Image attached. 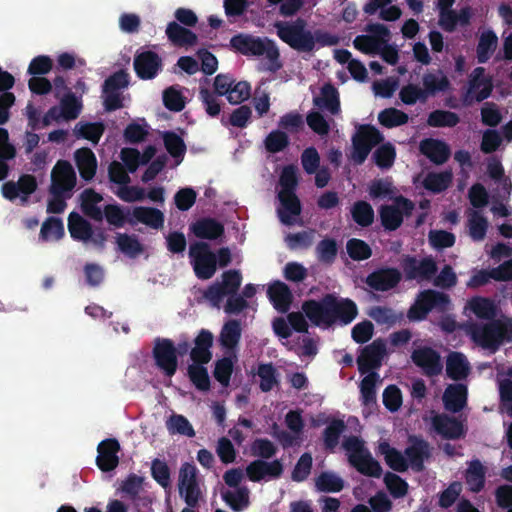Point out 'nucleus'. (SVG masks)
I'll return each mask as SVG.
<instances>
[{
	"instance_id": "nucleus-1",
	"label": "nucleus",
	"mask_w": 512,
	"mask_h": 512,
	"mask_svg": "<svg viewBox=\"0 0 512 512\" xmlns=\"http://www.w3.org/2000/svg\"><path fill=\"white\" fill-rule=\"evenodd\" d=\"M302 311L315 326L327 327L339 322L343 325L351 323L358 314L355 302L349 298H340L327 293L319 300L309 299L302 303Z\"/></svg>"
},
{
	"instance_id": "nucleus-2",
	"label": "nucleus",
	"mask_w": 512,
	"mask_h": 512,
	"mask_svg": "<svg viewBox=\"0 0 512 512\" xmlns=\"http://www.w3.org/2000/svg\"><path fill=\"white\" fill-rule=\"evenodd\" d=\"M230 48L241 55L263 56L268 60L267 70L275 73L282 68L279 49L273 40L247 33H238L231 37Z\"/></svg>"
},
{
	"instance_id": "nucleus-3",
	"label": "nucleus",
	"mask_w": 512,
	"mask_h": 512,
	"mask_svg": "<svg viewBox=\"0 0 512 512\" xmlns=\"http://www.w3.org/2000/svg\"><path fill=\"white\" fill-rule=\"evenodd\" d=\"M471 339L480 347L496 352L505 342H512V319H493L486 323L473 322L468 326Z\"/></svg>"
},
{
	"instance_id": "nucleus-4",
	"label": "nucleus",
	"mask_w": 512,
	"mask_h": 512,
	"mask_svg": "<svg viewBox=\"0 0 512 512\" xmlns=\"http://www.w3.org/2000/svg\"><path fill=\"white\" fill-rule=\"evenodd\" d=\"M278 37L290 48L298 52H312L314 50V36L307 29L303 18L292 22H279L276 24Z\"/></svg>"
},
{
	"instance_id": "nucleus-5",
	"label": "nucleus",
	"mask_w": 512,
	"mask_h": 512,
	"mask_svg": "<svg viewBox=\"0 0 512 512\" xmlns=\"http://www.w3.org/2000/svg\"><path fill=\"white\" fill-rule=\"evenodd\" d=\"M383 140V134L375 126L360 125L357 133L352 137L351 158L354 163L363 164L373 147L379 145Z\"/></svg>"
},
{
	"instance_id": "nucleus-6",
	"label": "nucleus",
	"mask_w": 512,
	"mask_h": 512,
	"mask_svg": "<svg viewBox=\"0 0 512 512\" xmlns=\"http://www.w3.org/2000/svg\"><path fill=\"white\" fill-rule=\"evenodd\" d=\"M189 257L198 279L208 280L214 276L217 269V259L215 253L210 250L208 243L198 241L190 244Z\"/></svg>"
},
{
	"instance_id": "nucleus-7",
	"label": "nucleus",
	"mask_w": 512,
	"mask_h": 512,
	"mask_svg": "<svg viewBox=\"0 0 512 512\" xmlns=\"http://www.w3.org/2000/svg\"><path fill=\"white\" fill-rule=\"evenodd\" d=\"M222 280L215 282L207 287L203 292V297L209 301L213 307H220L224 297L236 294L242 283V275L239 270L231 269L222 273Z\"/></svg>"
},
{
	"instance_id": "nucleus-8",
	"label": "nucleus",
	"mask_w": 512,
	"mask_h": 512,
	"mask_svg": "<svg viewBox=\"0 0 512 512\" xmlns=\"http://www.w3.org/2000/svg\"><path fill=\"white\" fill-rule=\"evenodd\" d=\"M393 202L392 205L379 208L381 225L386 231H395L401 227L404 216H410L415 209L414 202L403 195L396 196Z\"/></svg>"
},
{
	"instance_id": "nucleus-9",
	"label": "nucleus",
	"mask_w": 512,
	"mask_h": 512,
	"mask_svg": "<svg viewBox=\"0 0 512 512\" xmlns=\"http://www.w3.org/2000/svg\"><path fill=\"white\" fill-rule=\"evenodd\" d=\"M156 367L164 376L173 377L178 369L177 351L174 342L168 338H156L152 349Z\"/></svg>"
},
{
	"instance_id": "nucleus-10",
	"label": "nucleus",
	"mask_w": 512,
	"mask_h": 512,
	"mask_svg": "<svg viewBox=\"0 0 512 512\" xmlns=\"http://www.w3.org/2000/svg\"><path fill=\"white\" fill-rule=\"evenodd\" d=\"M364 30L369 34L355 37L353 40L355 49L367 55L378 54L380 45L389 42L390 30L381 23L367 24Z\"/></svg>"
},
{
	"instance_id": "nucleus-11",
	"label": "nucleus",
	"mask_w": 512,
	"mask_h": 512,
	"mask_svg": "<svg viewBox=\"0 0 512 512\" xmlns=\"http://www.w3.org/2000/svg\"><path fill=\"white\" fill-rule=\"evenodd\" d=\"M406 280L417 282L430 281L437 273L438 267L432 256L417 259L416 256L405 255L401 261Z\"/></svg>"
},
{
	"instance_id": "nucleus-12",
	"label": "nucleus",
	"mask_w": 512,
	"mask_h": 512,
	"mask_svg": "<svg viewBox=\"0 0 512 512\" xmlns=\"http://www.w3.org/2000/svg\"><path fill=\"white\" fill-rule=\"evenodd\" d=\"M179 493L187 506L195 508L201 498V490L197 481V468L194 464L185 462L179 470Z\"/></svg>"
},
{
	"instance_id": "nucleus-13",
	"label": "nucleus",
	"mask_w": 512,
	"mask_h": 512,
	"mask_svg": "<svg viewBox=\"0 0 512 512\" xmlns=\"http://www.w3.org/2000/svg\"><path fill=\"white\" fill-rule=\"evenodd\" d=\"M485 72V68L480 66L473 69L469 75L466 104H470L472 100L482 102L491 96L494 88L493 81L492 77Z\"/></svg>"
},
{
	"instance_id": "nucleus-14",
	"label": "nucleus",
	"mask_w": 512,
	"mask_h": 512,
	"mask_svg": "<svg viewBox=\"0 0 512 512\" xmlns=\"http://www.w3.org/2000/svg\"><path fill=\"white\" fill-rule=\"evenodd\" d=\"M133 67L136 76L141 80H152L163 70L161 56L152 50L137 51Z\"/></svg>"
},
{
	"instance_id": "nucleus-15",
	"label": "nucleus",
	"mask_w": 512,
	"mask_h": 512,
	"mask_svg": "<svg viewBox=\"0 0 512 512\" xmlns=\"http://www.w3.org/2000/svg\"><path fill=\"white\" fill-rule=\"evenodd\" d=\"M76 173L67 160H58L51 172L49 193L70 194L76 186Z\"/></svg>"
},
{
	"instance_id": "nucleus-16",
	"label": "nucleus",
	"mask_w": 512,
	"mask_h": 512,
	"mask_svg": "<svg viewBox=\"0 0 512 512\" xmlns=\"http://www.w3.org/2000/svg\"><path fill=\"white\" fill-rule=\"evenodd\" d=\"M38 188L36 177L31 174H22L18 181H7L1 187L2 195L9 201L20 198L22 203H26L30 195Z\"/></svg>"
},
{
	"instance_id": "nucleus-17",
	"label": "nucleus",
	"mask_w": 512,
	"mask_h": 512,
	"mask_svg": "<svg viewBox=\"0 0 512 512\" xmlns=\"http://www.w3.org/2000/svg\"><path fill=\"white\" fill-rule=\"evenodd\" d=\"M386 353V345L382 339H376L363 347L357 357L358 371L364 375L381 366Z\"/></svg>"
},
{
	"instance_id": "nucleus-18",
	"label": "nucleus",
	"mask_w": 512,
	"mask_h": 512,
	"mask_svg": "<svg viewBox=\"0 0 512 512\" xmlns=\"http://www.w3.org/2000/svg\"><path fill=\"white\" fill-rule=\"evenodd\" d=\"M411 360L428 377L437 376L443 370L439 352L428 346L414 349Z\"/></svg>"
},
{
	"instance_id": "nucleus-19",
	"label": "nucleus",
	"mask_w": 512,
	"mask_h": 512,
	"mask_svg": "<svg viewBox=\"0 0 512 512\" xmlns=\"http://www.w3.org/2000/svg\"><path fill=\"white\" fill-rule=\"evenodd\" d=\"M404 450L408 464L416 472L424 470V462L431 456L429 443L420 436L410 435Z\"/></svg>"
},
{
	"instance_id": "nucleus-20",
	"label": "nucleus",
	"mask_w": 512,
	"mask_h": 512,
	"mask_svg": "<svg viewBox=\"0 0 512 512\" xmlns=\"http://www.w3.org/2000/svg\"><path fill=\"white\" fill-rule=\"evenodd\" d=\"M402 275L397 268H380L370 273L365 283L373 290L386 292L395 288L401 281Z\"/></svg>"
},
{
	"instance_id": "nucleus-21",
	"label": "nucleus",
	"mask_w": 512,
	"mask_h": 512,
	"mask_svg": "<svg viewBox=\"0 0 512 512\" xmlns=\"http://www.w3.org/2000/svg\"><path fill=\"white\" fill-rule=\"evenodd\" d=\"M120 444L115 438L102 440L97 446L96 465L102 472H110L119 464Z\"/></svg>"
},
{
	"instance_id": "nucleus-22",
	"label": "nucleus",
	"mask_w": 512,
	"mask_h": 512,
	"mask_svg": "<svg viewBox=\"0 0 512 512\" xmlns=\"http://www.w3.org/2000/svg\"><path fill=\"white\" fill-rule=\"evenodd\" d=\"M433 430L444 439L455 440L463 436V425L447 414H436L431 419Z\"/></svg>"
},
{
	"instance_id": "nucleus-23",
	"label": "nucleus",
	"mask_w": 512,
	"mask_h": 512,
	"mask_svg": "<svg viewBox=\"0 0 512 512\" xmlns=\"http://www.w3.org/2000/svg\"><path fill=\"white\" fill-rule=\"evenodd\" d=\"M212 346L213 334L209 330L201 329L190 351L191 360L196 364H208L212 359Z\"/></svg>"
},
{
	"instance_id": "nucleus-24",
	"label": "nucleus",
	"mask_w": 512,
	"mask_h": 512,
	"mask_svg": "<svg viewBox=\"0 0 512 512\" xmlns=\"http://www.w3.org/2000/svg\"><path fill=\"white\" fill-rule=\"evenodd\" d=\"M468 389L461 383L449 384L443 393V403L447 411L458 413L467 404Z\"/></svg>"
},
{
	"instance_id": "nucleus-25",
	"label": "nucleus",
	"mask_w": 512,
	"mask_h": 512,
	"mask_svg": "<svg viewBox=\"0 0 512 512\" xmlns=\"http://www.w3.org/2000/svg\"><path fill=\"white\" fill-rule=\"evenodd\" d=\"M191 232L199 239L217 240L224 233V225L211 217H203L196 220L190 226Z\"/></svg>"
},
{
	"instance_id": "nucleus-26",
	"label": "nucleus",
	"mask_w": 512,
	"mask_h": 512,
	"mask_svg": "<svg viewBox=\"0 0 512 512\" xmlns=\"http://www.w3.org/2000/svg\"><path fill=\"white\" fill-rule=\"evenodd\" d=\"M281 207L278 209L280 221L288 226L295 222V217L299 216L302 211L301 202L296 192L286 194H278Z\"/></svg>"
},
{
	"instance_id": "nucleus-27",
	"label": "nucleus",
	"mask_w": 512,
	"mask_h": 512,
	"mask_svg": "<svg viewBox=\"0 0 512 512\" xmlns=\"http://www.w3.org/2000/svg\"><path fill=\"white\" fill-rule=\"evenodd\" d=\"M420 152L436 165L444 164L450 157L449 146L441 140L428 138L420 142Z\"/></svg>"
},
{
	"instance_id": "nucleus-28",
	"label": "nucleus",
	"mask_w": 512,
	"mask_h": 512,
	"mask_svg": "<svg viewBox=\"0 0 512 512\" xmlns=\"http://www.w3.org/2000/svg\"><path fill=\"white\" fill-rule=\"evenodd\" d=\"M267 296L274 308L281 313H286L289 310L293 300V295L288 285L279 280L269 285Z\"/></svg>"
},
{
	"instance_id": "nucleus-29",
	"label": "nucleus",
	"mask_w": 512,
	"mask_h": 512,
	"mask_svg": "<svg viewBox=\"0 0 512 512\" xmlns=\"http://www.w3.org/2000/svg\"><path fill=\"white\" fill-rule=\"evenodd\" d=\"M241 335V323L236 319H230L225 322L220 332V345L226 350L227 354H233L234 358H236L235 349L241 340Z\"/></svg>"
},
{
	"instance_id": "nucleus-30",
	"label": "nucleus",
	"mask_w": 512,
	"mask_h": 512,
	"mask_svg": "<svg viewBox=\"0 0 512 512\" xmlns=\"http://www.w3.org/2000/svg\"><path fill=\"white\" fill-rule=\"evenodd\" d=\"M136 222L160 229L164 224V214L157 208L138 206L133 209L132 217L127 220L130 225H135Z\"/></svg>"
},
{
	"instance_id": "nucleus-31",
	"label": "nucleus",
	"mask_w": 512,
	"mask_h": 512,
	"mask_svg": "<svg viewBox=\"0 0 512 512\" xmlns=\"http://www.w3.org/2000/svg\"><path fill=\"white\" fill-rule=\"evenodd\" d=\"M79 174L85 181H90L96 174L97 159L94 152L87 147L79 148L74 153Z\"/></svg>"
},
{
	"instance_id": "nucleus-32",
	"label": "nucleus",
	"mask_w": 512,
	"mask_h": 512,
	"mask_svg": "<svg viewBox=\"0 0 512 512\" xmlns=\"http://www.w3.org/2000/svg\"><path fill=\"white\" fill-rule=\"evenodd\" d=\"M166 35L168 40L177 47H190L198 42V37L193 31L175 21L168 23Z\"/></svg>"
},
{
	"instance_id": "nucleus-33",
	"label": "nucleus",
	"mask_w": 512,
	"mask_h": 512,
	"mask_svg": "<svg viewBox=\"0 0 512 512\" xmlns=\"http://www.w3.org/2000/svg\"><path fill=\"white\" fill-rule=\"evenodd\" d=\"M68 230L74 240L89 241L93 235L92 225L77 212L70 213Z\"/></svg>"
},
{
	"instance_id": "nucleus-34",
	"label": "nucleus",
	"mask_w": 512,
	"mask_h": 512,
	"mask_svg": "<svg viewBox=\"0 0 512 512\" xmlns=\"http://www.w3.org/2000/svg\"><path fill=\"white\" fill-rule=\"evenodd\" d=\"M222 500L234 512H241L250 505V490L247 486H241L231 491L226 490L221 493Z\"/></svg>"
},
{
	"instance_id": "nucleus-35",
	"label": "nucleus",
	"mask_w": 512,
	"mask_h": 512,
	"mask_svg": "<svg viewBox=\"0 0 512 512\" xmlns=\"http://www.w3.org/2000/svg\"><path fill=\"white\" fill-rule=\"evenodd\" d=\"M468 306L472 313L479 319L489 321L497 317V306L490 298L481 296L473 297L469 301Z\"/></svg>"
},
{
	"instance_id": "nucleus-36",
	"label": "nucleus",
	"mask_w": 512,
	"mask_h": 512,
	"mask_svg": "<svg viewBox=\"0 0 512 512\" xmlns=\"http://www.w3.org/2000/svg\"><path fill=\"white\" fill-rule=\"evenodd\" d=\"M314 105L328 110L333 115L338 114L340 100L337 89L330 83L324 84L321 88V97L314 98Z\"/></svg>"
},
{
	"instance_id": "nucleus-37",
	"label": "nucleus",
	"mask_w": 512,
	"mask_h": 512,
	"mask_svg": "<svg viewBox=\"0 0 512 512\" xmlns=\"http://www.w3.org/2000/svg\"><path fill=\"white\" fill-rule=\"evenodd\" d=\"M416 301L427 308L429 312L433 309L444 311L450 303V298L443 292L427 289L418 294Z\"/></svg>"
},
{
	"instance_id": "nucleus-38",
	"label": "nucleus",
	"mask_w": 512,
	"mask_h": 512,
	"mask_svg": "<svg viewBox=\"0 0 512 512\" xmlns=\"http://www.w3.org/2000/svg\"><path fill=\"white\" fill-rule=\"evenodd\" d=\"M350 465L354 467L360 474L368 477L379 478L382 475V467L380 463L375 460L370 451H367L360 457L353 456Z\"/></svg>"
},
{
	"instance_id": "nucleus-39",
	"label": "nucleus",
	"mask_w": 512,
	"mask_h": 512,
	"mask_svg": "<svg viewBox=\"0 0 512 512\" xmlns=\"http://www.w3.org/2000/svg\"><path fill=\"white\" fill-rule=\"evenodd\" d=\"M447 376L455 381L462 380L469 373V364L466 357L460 352H452L446 362Z\"/></svg>"
},
{
	"instance_id": "nucleus-40",
	"label": "nucleus",
	"mask_w": 512,
	"mask_h": 512,
	"mask_svg": "<svg viewBox=\"0 0 512 512\" xmlns=\"http://www.w3.org/2000/svg\"><path fill=\"white\" fill-rule=\"evenodd\" d=\"M379 453L384 456L386 464L396 472L407 471L409 464L406 456L403 455L396 448L391 447L388 442L379 444Z\"/></svg>"
},
{
	"instance_id": "nucleus-41",
	"label": "nucleus",
	"mask_w": 512,
	"mask_h": 512,
	"mask_svg": "<svg viewBox=\"0 0 512 512\" xmlns=\"http://www.w3.org/2000/svg\"><path fill=\"white\" fill-rule=\"evenodd\" d=\"M485 474V467L480 460L475 459L469 463L465 474V481L470 491L478 493L484 488Z\"/></svg>"
},
{
	"instance_id": "nucleus-42",
	"label": "nucleus",
	"mask_w": 512,
	"mask_h": 512,
	"mask_svg": "<svg viewBox=\"0 0 512 512\" xmlns=\"http://www.w3.org/2000/svg\"><path fill=\"white\" fill-rule=\"evenodd\" d=\"M315 487L319 492L338 493L344 488V480L335 472L324 471L315 478Z\"/></svg>"
},
{
	"instance_id": "nucleus-43",
	"label": "nucleus",
	"mask_w": 512,
	"mask_h": 512,
	"mask_svg": "<svg viewBox=\"0 0 512 512\" xmlns=\"http://www.w3.org/2000/svg\"><path fill=\"white\" fill-rule=\"evenodd\" d=\"M369 196L372 199L388 198L394 201L397 192L396 187L390 177L374 179L368 188Z\"/></svg>"
},
{
	"instance_id": "nucleus-44",
	"label": "nucleus",
	"mask_w": 512,
	"mask_h": 512,
	"mask_svg": "<svg viewBox=\"0 0 512 512\" xmlns=\"http://www.w3.org/2000/svg\"><path fill=\"white\" fill-rule=\"evenodd\" d=\"M345 429V422L341 419H333L328 424V426L323 431V445L325 450L334 452Z\"/></svg>"
},
{
	"instance_id": "nucleus-45",
	"label": "nucleus",
	"mask_w": 512,
	"mask_h": 512,
	"mask_svg": "<svg viewBox=\"0 0 512 512\" xmlns=\"http://www.w3.org/2000/svg\"><path fill=\"white\" fill-rule=\"evenodd\" d=\"M488 220L479 211L472 210L468 214L467 226L473 241L480 242L486 237Z\"/></svg>"
},
{
	"instance_id": "nucleus-46",
	"label": "nucleus",
	"mask_w": 512,
	"mask_h": 512,
	"mask_svg": "<svg viewBox=\"0 0 512 512\" xmlns=\"http://www.w3.org/2000/svg\"><path fill=\"white\" fill-rule=\"evenodd\" d=\"M105 131L104 124L101 122H79L76 124L74 132L77 138L89 140L94 145L98 144Z\"/></svg>"
},
{
	"instance_id": "nucleus-47",
	"label": "nucleus",
	"mask_w": 512,
	"mask_h": 512,
	"mask_svg": "<svg viewBox=\"0 0 512 512\" xmlns=\"http://www.w3.org/2000/svg\"><path fill=\"white\" fill-rule=\"evenodd\" d=\"M460 122L458 114L448 110L437 109L432 111L427 118V125L434 128L455 127Z\"/></svg>"
},
{
	"instance_id": "nucleus-48",
	"label": "nucleus",
	"mask_w": 512,
	"mask_h": 512,
	"mask_svg": "<svg viewBox=\"0 0 512 512\" xmlns=\"http://www.w3.org/2000/svg\"><path fill=\"white\" fill-rule=\"evenodd\" d=\"M118 249L130 258H136L143 253L144 247L136 235L118 233L116 237Z\"/></svg>"
},
{
	"instance_id": "nucleus-49",
	"label": "nucleus",
	"mask_w": 512,
	"mask_h": 512,
	"mask_svg": "<svg viewBox=\"0 0 512 512\" xmlns=\"http://www.w3.org/2000/svg\"><path fill=\"white\" fill-rule=\"evenodd\" d=\"M452 182V173L450 171H443L439 173H429L423 181V186L426 190L433 193H441L445 191Z\"/></svg>"
},
{
	"instance_id": "nucleus-50",
	"label": "nucleus",
	"mask_w": 512,
	"mask_h": 512,
	"mask_svg": "<svg viewBox=\"0 0 512 512\" xmlns=\"http://www.w3.org/2000/svg\"><path fill=\"white\" fill-rule=\"evenodd\" d=\"M497 36L493 31H486L481 34L477 48V60L479 63H486L497 46Z\"/></svg>"
},
{
	"instance_id": "nucleus-51",
	"label": "nucleus",
	"mask_w": 512,
	"mask_h": 512,
	"mask_svg": "<svg viewBox=\"0 0 512 512\" xmlns=\"http://www.w3.org/2000/svg\"><path fill=\"white\" fill-rule=\"evenodd\" d=\"M257 375L260 378L259 388L262 392L271 391L279 383L277 370L272 363H260Z\"/></svg>"
},
{
	"instance_id": "nucleus-52",
	"label": "nucleus",
	"mask_w": 512,
	"mask_h": 512,
	"mask_svg": "<svg viewBox=\"0 0 512 512\" xmlns=\"http://www.w3.org/2000/svg\"><path fill=\"white\" fill-rule=\"evenodd\" d=\"M395 158L396 149L390 142L378 146L372 155L374 163L381 169L391 168Z\"/></svg>"
},
{
	"instance_id": "nucleus-53",
	"label": "nucleus",
	"mask_w": 512,
	"mask_h": 512,
	"mask_svg": "<svg viewBox=\"0 0 512 512\" xmlns=\"http://www.w3.org/2000/svg\"><path fill=\"white\" fill-rule=\"evenodd\" d=\"M289 144L288 134L280 129L271 131L264 140L265 149L271 154L282 152Z\"/></svg>"
},
{
	"instance_id": "nucleus-54",
	"label": "nucleus",
	"mask_w": 512,
	"mask_h": 512,
	"mask_svg": "<svg viewBox=\"0 0 512 512\" xmlns=\"http://www.w3.org/2000/svg\"><path fill=\"white\" fill-rule=\"evenodd\" d=\"M205 364H193L188 366V377L199 391H208L211 386L210 378Z\"/></svg>"
},
{
	"instance_id": "nucleus-55",
	"label": "nucleus",
	"mask_w": 512,
	"mask_h": 512,
	"mask_svg": "<svg viewBox=\"0 0 512 512\" xmlns=\"http://www.w3.org/2000/svg\"><path fill=\"white\" fill-rule=\"evenodd\" d=\"M351 215L355 223L361 227H368L374 221V210L366 201H357L351 209Z\"/></svg>"
},
{
	"instance_id": "nucleus-56",
	"label": "nucleus",
	"mask_w": 512,
	"mask_h": 512,
	"mask_svg": "<svg viewBox=\"0 0 512 512\" xmlns=\"http://www.w3.org/2000/svg\"><path fill=\"white\" fill-rule=\"evenodd\" d=\"M379 379L378 373H368L360 382L361 400L364 405L376 403V382Z\"/></svg>"
},
{
	"instance_id": "nucleus-57",
	"label": "nucleus",
	"mask_w": 512,
	"mask_h": 512,
	"mask_svg": "<svg viewBox=\"0 0 512 512\" xmlns=\"http://www.w3.org/2000/svg\"><path fill=\"white\" fill-rule=\"evenodd\" d=\"M408 115L396 108H385L378 114L379 123L386 128H393L404 125L408 122Z\"/></svg>"
},
{
	"instance_id": "nucleus-58",
	"label": "nucleus",
	"mask_w": 512,
	"mask_h": 512,
	"mask_svg": "<svg viewBox=\"0 0 512 512\" xmlns=\"http://www.w3.org/2000/svg\"><path fill=\"white\" fill-rule=\"evenodd\" d=\"M313 465V458L311 453L305 452L303 453L298 461L296 462L292 472L291 479L294 482H304L308 479Z\"/></svg>"
},
{
	"instance_id": "nucleus-59",
	"label": "nucleus",
	"mask_w": 512,
	"mask_h": 512,
	"mask_svg": "<svg viewBox=\"0 0 512 512\" xmlns=\"http://www.w3.org/2000/svg\"><path fill=\"white\" fill-rule=\"evenodd\" d=\"M234 362L231 356L216 361L213 371L214 378L223 386H228L233 373Z\"/></svg>"
},
{
	"instance_id": "nucleus-60",
	"label": "nucleus",
	"mask_w": 512,
	"mask_h": 512,
	"mask_svg": "<svg viewBox=\"0 0 512 512\" xmlns=\"http://www.w3.org/2000/svg\"><path fill=\"white\" fill-rule=\"evenodd\" d=\"M171 434H180L187 437H194L195 431L186 417L180 414H173L166 423Z\"/></svg>"
},
{
	"instance_id": "nucleus-61",
	"label": "nucleus",
	"mask_w": 512,
	"mask_h": 512,
	"mask_svg": "<svg viewBox=\"0 0 512 512\" xmlns=\"http://www.w3.org/2000/svg\"><path fill=\"white\" fill-rule=\"evenodd\" d=\"M166 150L174 158H183L186 153L184 140L175 132L167 131L163 135Z\"/></svg>"
},
{
	"instance_id": "nucleus-62",
	"label": "nucleus",
	"mask_w": 512,
	"mask_h": 512,
	"mask_svg": "<svg viewBox=\"0 0 512 512\" xmlns=\"http://www.w3.org/2000/svg\"><path fill=\"white\" fill-rule=\"evenodd\" d=\"M422 82L424 86L423 91L427 99L430 95L445 91L449 87V81L445 76L438 77L433 73L424 74Z\"/></svg>"
},
{
	"instance_id": "nucleus-63",
	"label": "nucleus",
	"mask_w": 512,
	"mask_h": 512,
	"mask_svg": "<svg viewBox=\"0 0 512 512\" xmlns=\"http://www.w3.org/2000/svg\"><path fill=\"white\" fill-rule=\"evenodd\" d=\"M129 85V75L124 70H119L111 74L104 80L102 92H121Z\"/></svg>"
},
{
	"instance_id": "nucleus-64",
	"label": "nucleus",
	"mask_w": 512,
	"mask_h": 512,
	"mask_svg": "<svg viewBox=\"0 0 512 512\" xmlns=\"http://www.w3.org/2000/svg\"><path fill=\"white\" fill-rule=\"evenodd\" d=\"M346 248L350 258L355 261L366 260L372 255L370 246L361 239L352 238L348 240Z\"/></svg>"
}]
</instances>
